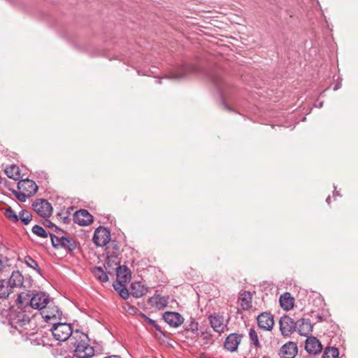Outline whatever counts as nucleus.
Listing matches in <instances>:
<instances>
[{
    "label": "nucleus",
    "mask_w": 358,
    "mask_h": 358,
    "mask_svg": "<svg viewBox=\"0 0 358 358\" xmlns=\"http://www.w3.org/2000/svg\"><path fill=\"white\" fill-rule=\"evenodd\" d=\"M192 73H201L207 76L219 90L224 108L229 111H233L232 108L224 102L225 98L228 96V90L231 85L224 78L222 70L214 69L206 71L196 64H184L178 69L174 78H182Z\"/></svg>",
    "instance_id": "1"
},
{
    "label": "nucleus",
    "mask_w": 358,
    "mask_h": 358,
    "mask_svg": "<svg viewBox=\"0 0 358 358\" xmlns=\"http://www.w3.org/2000/svg\"><path fill=\"white\" fill-rule=\"evenodd\" d=\"M34 315L31 311L17 308L9 314L8 322L13 330L17 331L21 334H32L31 327Z\"/></svg>",
    "instance_id": "2"
},
{
    "label": "nucleus",
    "mask_w": 358,
    "mask_h": 358,
    "mask_svg": "<svg viewBox=\"0 0 358 358\" xmlns=\"http://www.w3.org/2000/svg\"><path fill=\"white\" fill-rule=\"evenodd\" d=\"M73 341L71 343L75 347L74 355L78 358H90L94 355V350L87 343L88 336L87 334L76 330L73 335Z\"/></svg>",
    "instance_id": "3"
},
{
    "label": "nucleus",
    "mask_w": 358,
    "mask_h": 358,
    "mask_svg": "<svg viewBox=\"0 0 358 358\" xmlns=\"http://www.w3.org/2000/svg\"><path fill=\"white\" fill-rule=\"evenodd\" d=\"M27 286L24 285V277L19 271H13L8 280H0V299H7L17 287Z\"/></svg>",
    "instance_id": "4"
},
{
    "label": "nucleus",
    "mask_w": 358,
    "mask_h": 358,
    "mask_svg": "<svg viewBox=\"0 0 358 358\" xmlns=\"http://www.w3.org/2000/svg\"><path fill=\"white\" fill-rule=\"evenodd\" d=\"M50 331L54 338L58 341H66L68 339L73 341V335L74 332L70 324L62 322L52 323Z\"/></svg>",
    "instance_id": "5"
},
{
    "label": "nucleus",
    "mask_w": 358,
    "mask_h": 358,
    "mask_svg": "<svg viewBox=\"0 0 358 358\" xmlns=\"http://www.w3.org/2000/svg\"><path fill=\"white\" fill-rule=\"evenodd\" d=\"M40 315L47 323L51 324L58 322L62 320V312L58 306L50 301L42 310Z\"/></svg>",
    "instance_id": "6"
},
{
    "label": "nucleus",
    "mask_w": 358,
    "mask_h": 358,
    "mask_svg": "<svg viewBox=\"0 0 358 358\" xmlns=\"http://www.w3.org/2000/svg\"><path fill=\"white\" fill-rule=\"evenodd\" d=\"M50 302L49 295L43 292H33L31 300H29L30 310H38L40 312Z\"/></svg>",
    "instance_id": "7"
},
{
    "label": "nucleus",
    "mask_w": 358,
    "mask_h": 358,
    "mask_svg": "<svg viewBox=\"0 0 358 358\" xmlns=\"http://www.w3.org/2000/svg\"><path fill=\"white\" fill-rule=\"evenodd\" d=\"M93 241L97 246H105L110 241V231L102 226L97 227L94 233Z\"/></svg>",
    "instance_id": "8"
},
{
    "label": "nucleus",
    "mask_w": 358,
    "mask_h": 358,
    "mask_svg": "<svg viewBox=\"0 0 358 358\" xmlns=\"http://www.w3.org/2000/svg\"><path fill=\"white\" fill-rule=\"evenodd\" d=\"M280 330L282 335L285 337L289 336L291 334L296 331L297 327V321L288 315H283L279 321Z\"/></svg>",
    "instance_id": "9"
},
{
    "label": "nucleus",
    "mask_w": 358,
    "mask_h": 358,
    "mask_svg": "<svg viewBox=\"0 0 358 358\" xmlns=\"http://www.w3.org/2000/svg\"><path fill=\"white\" fill-rule=\"evenodd\" d=\"M32 206L34 211L42 217H49L52 215V207L46 199H38L33 203Z\"/></svg>",
    "instance_id": "10"
},
{
    "label": "nucleus",
    "mask_w": 358,
    "mask_h": 358,
    "mask_svg": "<svg viewBox=\"0 0 358 358\" xmlns=\"http://www.w3.org/2000/svg\"><path fill=\"white\" fill-rule=\"evenodd\" d=\"M73 222L80 226H87L93 222V216L85 209H80L73 213Z\"/></svg>",
    "instance_id": "11"
},
{
    "label": "nucleus",
    "mask_w": 358,
    "mask_h": 358,
    "mask_svg": "<svg viewBox=\"0 0 358 358\" xmlns=\"http://www.w3.org/2000/svg\"><path fill=\"white\" fill-rule=\"evenodd\" d=\"M258 327L265 331H271L274 325V320L271 313L264 312L257 318Z\"/></svg>",
    "instance_id": "12"
},
{
    "label": "nucleus",
    "mask_w": 358,
    "mask_h": 358,
    "mask_svg": "<svg viewBox=\"0 0 358 358\" xmlns=\"http://www.w3.org/2000/svg\"><path fill=\"white\" fill-rule=\"evenodd\" d=\"M17 189L32 196L38 191V187L34 180L24 178L19 180L17 182Z\"/></svg>",
    "instance_id": "13"
},
{
    "label": "nucleus",
    "mask_w": 358,
    "mask_h": 358,
    "mask_svg": "<svg viewBox=\"0 0 358 358\" xmlns=\"http://www.w3.org/2000/svg\"><path fill=\"white\" fill-rule=\"evenodd\" d=\"M243 338L242 334H230L225 339L224 343V348L229 352H235L237 350L238 347Z\"/></svg>",
    "instance_id": "14"
},
{
    "label": "nucleus",
    "mask_w": 358,
    "mask_h": 358,
    "mask_svg": "<svg viewBox=\"0 0 358 358\" xmlns=\"http://www.w3.org/2000/svg\"><path fill=\"white\" fill-rule=\"evenodd\" d=\"M298 353V347L296 343L289 341L280 349L279 355L281 358H294Z\"/></svg>",
    "instance_id": "15"
},
{
    "label": "nucleus",
    "mask_w": 358,
    "mask_h": 358,
    "mask_svg": "<svg viewBox=\"0 0 358 358\" xmlns=\"http://www.w3.org/2000/svg\"><path fill=\"white\" fill-rule=\"evenodd\" d=\"M163 320L171 327H178L182 324V316L176 312L166 311L163 314Z\"/></svg>",
    "instance_id": "16"
},
{
    "label": "nucleus",
    "mask_w": 358,
    "mask_h": 358,
    "mask_svg": "<svg viewBox=\"0 0 358 358\" xmlns=\"http://www.w3.org/2000/svg\"><path fill=\"white\" fill-rule=\"evenodd\" d=\"M305 349L309 354L316 355L322 350L320 341L315 336H309L306 338Z\"/></svg>",
    "instance_id": "17"
},
{
    "label": "nucleus",
    "mask_w": 358,
    "mask_h": 358,
    "mask_svg": "<svg viewBox=\"0 0 358 358\" xmlns=\"http://www.w3.org/2000/svg\"><path fill=\"white\" fill-rule=\"evenodd\" d=\"M213 329L218 333L224 332L226 325L224 324V317L219 313H213L208 317Z\"/></svg>",
    "instance_id": "18"
},
{
    "label": "nucleus",
    "mask_w": 358,
    "mask_h": 358,
    "mask_svg": "<svg viewBox=\"0 0 358 358\" xmlns=\"http://www.w3.org/2000/svg\"><path fill=\"white\" fill-rule=\"evenodd\" d=\"M33 292L27 291L20 293L17 298V308L30 310L29 300H31Z\"/></svg>",
    "instance_id": "19"
},
{
    "label": "nucleus",
    "mask_w": 358,
    "mask_h": 358,
    "mask_svg": "<svg viewBox=\"0 0 358 358\" xmlns=\"http://www.w3.org/2000/svg\"><path fill=\"white\" fill-rule=\"evenodd\" d=\"M130 293L135 298H141L148 292V287L141 282H134L130 286Z\"/></svg>",
    "instance_id": "20"
},
{
    "label": "nucleus",
    "mask_w": 358,
    "mask_h": 358,
    "mask_svg": "<svg viewBox=\"0 0 358 358\" xmlns=\"http://www.w3.org/2000/svg\"><path fill=\"white\" fill-rule=\"evenodd\" d=\"M131 271L125 265H119L116 267V280L122 282H129L131 280Z\"/></svg>",
    "instance_id": "21"
},
{
    "label": "nucleus",
    "mask_w": 358,
    "mask_h": 358,
    "mask_svg": "<svg viewBox=\"0 0 358 358\" xmlns=\"http://www.w3.org/2000/svg\"><path fill=\"white\" fill-rule=\"evenodd\" d=\"M298 332L300 335L308 336L313 331V326L308 319H301L297 321Z\"/></svg>",
    "instance_id": "22"
},
{
    "label": "nucleus",
    "mask_w": 358,
    "mask_h": 358,
    "mask_svg": "<svg viewBox=\"0 0 358 358\" xmlns=\"http://www.w3.org/2000/svg\"><path fill=\"white\" fill-rule=\"evenodd\" d=\"M252 296L249 291H244L238 298V302L244 310H249L252 308Z\"/></svg>",
    "instance_id": "23"
},
{
    "label": "nucleus",
    "mask_w": 358,
    "mask_h": 358,
    "mask_svg": "<svg viewBox=\"0 0 358 358\" xmlns=\"http://www.w3.org/2000/svg\"><path fill=\"white\" fill-rule=\"evenodd\" d=\"M149 303H152L159 310H162L167 306L168 297L161 296L159 294H155L149 299Z\"/></svg>",
    "instance_id": "24"
},
{
    "label": "nucleus",
    "mask_w": 358,
    "mask_h": 358,
    "mask_svg": "<svg viewBox=\"0 0 358 358\" xmlns=\"http://www.w3.org/2000/svg\"><path fill=\"white\" fill-rule=\"evenodd\" d=\"M279 302L280 306L285 310H289L294 306V298L289 292H285L281 295L279 299Z\"/></svg>",
    "instance_id": "25"
},
{
    "label": "nucleus",
    "mask_w": 358,
    "mask_h": 358,
    "mask_svg": "<svg viewBox=\"0 0 358 358\" xmlns=\"http://www.w3.org/2000/svg\"><path fill=\"white\" fill-rule=\"evenodd\" d=\"M62 243H60V248L64 249L67 252H73L77 248L76 241L68 236H62Z\"/></svg>",
    "instance_id": "26"
},
{
    "label": "nucleus",
    "mask_w": 358,
    "mask_h": 358,
    "mask_svg": "<svg viewBox=\"0 0 358 358\" xmlns=\"http://www.w3.org/2000/svg\"><path fill=\"white\" fill-rule=\"evenodd\" d=\"M4 172L8 178L15 180H18L22 178L20 168L15 164L6 167Z\"/></svg>",
    "instance_id": "27"
},
{
    "label": "nucleus",
    "mask_w": 358,
    "mask_h": 358,
    "mask_svg": "<svg viewBox=\"0 0 358 358\" xmlns=\"http://www.w3.org/2000/svg\"><path fill=\"white\" fill-rule=\"evenodd\" d=\"M92 273L96 279L102 282H106L108 280V273L100 266L93 267Z\"/></svg>",
    "instance_id": "28"
},
{
    "label": "nucleus",
    "mask_w": 358,
    "mask_h": 358,
    "mask_svg": "<svg viewBox=\"0 0 358 358\" xmlns=\"http://www.w3.org/2000/svg\"><path fill=\"white\" fill-rule=\"evenodd\" d=\"M114 257L107 255L106 260L104 264V268L108 274H113L114 271L116 272V267L120 265V263L113 259Z\"/></svg>",
    "instance_id": "29"
},
{
    "label": "nucleus",
    "mask_w": 358,
    "mask_h": 358,
    "mask_svg": "<svg viewBox=\"0 0 358 358\" xmlns=\"http://www.w3.org/2000/svg\"><path fill=\"white\" fill-rule=\"evenodd\" d=\"M23 262L29 267L34 269L39 275H42L41 269L40 268L37 262L27 255L24 258Z\"/></svg>",
    "instance_id": "30"
},
{
    "label": "nucleus",
    "mask_w": 358,
    "mask_h": 358,
    "mask_svg": "<svg viewBox=\"0 0 358 358\" xmlns=\"http://www.w3.org/2000/svg\"><path fill=\"white\" fill-rule=\"evenodd\" d=\"M339 352L338 348L328 347L325 349L322 358H338Z\"/></svg>",
    "instance_id": "31"
},
{
    "label": "nucleus",
    "mask_w": 358,
    "mask_h": 358,
    "mask_svg": "<svg viewBox=\"0 0 358 358\" xmlns=\"http://www.w3.org/2000/svg\"><path fill=\"white\" fill-rule=\"evenodd\" d=\"M18 217L19 220H20L22 223L24 225H27L32 220L31 214L26 210H21Z\"/></svg>",
    "instance_id": "32"
},
{
    "label": "nucleus",
    "mask_w": 358,
    "mask_h": 358,
    "mask_svg": "<svg viewBox=\"0 0 358 358\" xmlns=\"http://www.w3.org/2000/svg\"><path fill=\"white\" fill-rule=\"evenodd\" d=\"M199 324L196 320L191 317L189 323H186L184 326L185 331H192L195 334L198 331Z\"/></svg>",
    "instance_id": "33"
},
{
    "label": "nucleus",
    "mask_w": 358,
    "mask_h": 358,
    "mask_svg": "<svg viewBox=\"0 0 358 358\" xmlns=\"http://www.w3.org/2000/svg\"><path fill=\"white\" fill-rule=\"evenodd\" d=\"M32 232L41 238H47L50 233H48L42 227L36 224L32 227Z\"/></svg>",
    "instance_id": "34"
},
{
    "label": "nucleus",
    "mask_w": 358,
    "mask_h": 358,
    "mask_svg": "<svg viewBox=\"0 0 358 358\" xmlns=\"http://www.w3.org/2000/svg\"><path fill=\"white\" fill-rule=\"evenodd\" d=\"M111 246L112 249L111 250L107 252V255L114 258H117L120 252V246L118 245L117 243L115 241H111Z\"/></svg>",
    "instance_id": "35"
},
{
    "label": "nucleus",
    "mask_w": 358,
    "mask_h": 358,
    "mask_svg": "<svg viewBox=\"0 0 358 358\" xmlns=\"http://www.w3.org/2000/svg\"><path fill=\"white\" fill-rule=\"evenodd\" d=\"M11 192L16 196V198L21 202H25L27 199L31 197L30 195L21 190L11 189Z\"/></svg>",
    "instance_id": "36"
},
{
    "label": "nucleus",
    "mask_w": 358,
    "mask_h": 358,
    "mask_svg": "<svg viewBox=\"0 0 358 358\" xmlns=\"http://www.w3.org/2000/svg\"><path fill=\"white\" fill-rule=\"evenodd\" d=\"M249 337H250V339L252 341V344L256 348L261 347L260 343L258 339L257 334L253 328H251L249 331Z\"/></svg>",
    "instance_id": "37"
},
{
    "label": "nucleus",
    "mask_w": 358,
    "mask_h": 358,
    "mask_svg": "<svg viewBox=\"0 0 358 358\" xmlns=\"http://www.w3.org/2000/svg\"><path fill=\"white\" fill-rule=\"evenodd\" d=\"M43 224L45 227H48V228L51 229L52 231H54L55 232H57L58 234L64 232L63 229H60L57 225L53 224L50 220L45 219L43 221Z\"/></svg>",
    "instance_id": "38"
},
{
    "label": "nucleus",
    "mask_w": 358,
    "mask_h": 358,
    "mask_svg": "<svg viewBox=\"0 0 358 358\" xmlns=\"http://www.w3.org/2000/svg\"><path fill=\"white\" fill-rule=\"evenodd\" d=\"M5 215L8 220L13 222H17L19 220V215L10 207L6 210Z\"/></svg>",
    "instance_id": "39"
},
{
    "label": "nucleus",
    "mask_w": 358,
    "mask_h": 358,
    "mask_svg": "<svg viewBox=\"0 0 358 358\" xmlns=\"http://www.w3.org/2000/svg\"><path fill=\"white\" fill-rule=\"evenodd\" d=\"M49 236L51 239L52 245L55 249L60 248V243H62V236L59 237L54 234L50 233Z\"/></svg>",
    "instance_id": "40"
},
{
    "label": "nucleus",
    "mask_w": 358,
    "mask_h": 358,
    "mask_svg": "<svg viewBox=\"0 0 358 358\" xmlns=\"http://www.w3.org/2000/svg\"><path fill=\"white\" fill-rule=\"evenodd\" d=\"M146 321H147V322L148 324L152 325L157 331H159L161 334H163V332H162V331L161 329V327L158 325L157 322L155 320H152V319H151L150 317H146Z\"/></svg>",
    "instance_id": "41"
},
{
    "label": "nucleus",
    "mask_w": 358,
    "mask_h": 358,
    "mask_svg": "<svg viewBox=\"0 0 358 358\" xmlns=\"http://www.w3.org/2000/svg\"><path fill=\"white\" fill-rule=\"evenodd\" d=\"M119 294L123 299H127L129 296V290L126 287H122L121 290H119Z\"/></svg>",
    "instance_id": "42"
},
{
    "label": "nucleus",
    "mask_w": 358,
    "mask_h": 358,
    "mask_svg": "<svg viewBox=\"0 0 358 358\" xmlns=\"http://www.w3.org/2000/svg\"><path fill=\"white\" fill-rule=\"evenodd\" d=\"M57 216H59L62 220V222L64 224H68L71 222L70 217L68 215H64L63 212L59 213Z\"/></svg>",
    "instance_id": "43"
},
{
    "label": "nucleus",
    "mask_w": 358,
    "mask_h": 358,
    "mask_svg": "<svg viewBox=\"0 0 358 358\" xmlns=\"http://www.w3.org/2000/svg\"><path fill=\"white\" fill-rule=\"evenodd\" d=\"M126 284L127 282H122V281L116 280V282L113 284L114 289L119 293V290H121L122 287H126Z\"/></svg>",
    "instance_id": "44"
},
{
    "label": "nucleus",
    "mask_w": 358,
    "mask_h": 358,
    "mask_svg": "<svg viewBox=\"0 0 358 358\" xmlns=\"http://www.w3.org/2000/svg\"><path fill=\"white\" fill-rule=\"evenodd\" d=\"M3 259L7 261V258L3 257V255L0 254V273H1L5 268Z\"/></svg>",
    "instance_id": "45"
},
{
    "label": "nucleus",
    "mask_w": 358,
    "mask_h": 358,
    "mask_svg": "<svg viewBox=\"0 0 358 358\" xmlns=\"http://www.w3.org/2000/svg\"><path fill=\"white\" fill-rule=\"evenodd\" d=\"M12 185V183H11L10 181L7 180H5L3 181V185H4L6 187H7L10 191H11V189H14L12 187V185Z\"/></svg>",
    "instance_id": "46"
},
{
    "label": "nucleus",
    "mask_w": 358,
    "mask_h": 358,
    "mask_svg": "<svg viewBox=\"0 0 358 358\" xmlns=\"http://www.w3.org/2000/svg\"><path fill=\"white\" fill-rule=\"evenodd\" d=\"M73 209V207H69L67 208V210L64 213V215H68L70 217V215L71 213V210Z\"/></svg>",
    "instance_id": "47"
},
{
    "label": "nucleus",
    "mask_w": 358,
    "mask_h": 358,
    "mask_svg": "<svg viewBox=\"0 0 358 358\" xmlns=\"http://www.w3.org/2000/svg\"><path fill=\"white\" fill-rule=\"evenodd\" d=\"M315 106L318 108H322L323 106V101H318V100H317V102L315 103Z\"/></svg>",
    "instance_id": "48"
},
{
    "label": "nucleus",
    "mask_w": 358,
    "mask_h": 358,
    "mask_svg": "<svg viewBox=\"0 0 358 358\" xmlns=\"http://www.w3.org/2000/svg\"><path fill=\"white\" fill-rule=\"evenodd\" d=\"M317 318L318 319V321H319V322H322V321H324V317H323V315H322L318 314V315H317Z\"/></svg>",
    "instance_id": "49"
},
{
    "label": "nucleus",
    "mask_w": 358,
    "mask_h": 358,
    "mask_svg": "<svg viewBox=\"0 0 358 358\" xmlns=\"http://www.w3.org/2000/svg\"><path fill=\"white\" fill-rule=\"evenodd\" d=\"M334 196H341L340 194L338 193V191H336V189L334 191Z\"/></svg>",
    "instance_id": "50"
},
{
    "label": "nucleus",
    "mask_w": 358,
    "mask_h": 358,
    "mask_svg": "<svg viewBox=\"0 0 358 358\" xmlns=\"http://www.w3.org/2000/svg\"><path fill=\"white\" fill-rule=\"evenodd\" d=\"M326 202H327L328 204H329V203H330V202H331V197H330V196H329L327 198V199H326Z\"/></svg>",
    "instance_id": "51"
},
{
    "label": "nucleus",
    "mask_w": 358,
    "mask_h": 358,
    "mask_svg": "<svg viewBox=\"0 0 358 358\" xmlns=\"http://www.w3.org/2000/svg\"><path fill=\"white\" fill-rule=\"evenodd\" d=\"M114 358H122V357L120 356H119V355H115Z\"/></svg>",
    "instance_id": "52"
},
{
    "label": "nucleus",
    "mask_w": 358,
    "mask_h": 358,
    "mask_svg": "<svg viewBox=\"0 0 358 358\" xmlns=\"http://www.w3.org/2000/svg\"><path fill=\"white\" fill-rule=\"evenodd\" d=\"M2 181H3V179H2L1 176H0V183H1Z\"/></svg>",
    "instance_id": "53"
},
{
    "label": "nucleus",
    "mask_w": 358,
    "mask_h": 358,
    "mask_svg": "<svg viewBox=\"0 0 358 358\" xmlns=\"http://www.w3.org/2000/svg\"><path fill=\"white\" fill-rule=\"evenodd\" d=\"M161 80H162L161 78L158 79V83H159V84L161 83Z\"/></svg>",
    "instance_id": "54"
},
{
    "label": "nucleus",
    "mask_w": 358,
    "mask_h": 358,
    "mask_svg": "<svg viewBox=\"0 0 358 358\" xmlns=\"http://www.w3.org/2000/svg\"><path fill=\"white\" fill-rule=\"evenodd\" d=\"M206 358H210V357H206Z\"/></svg>",
    "instance_id": "55"
}]
</instances>
